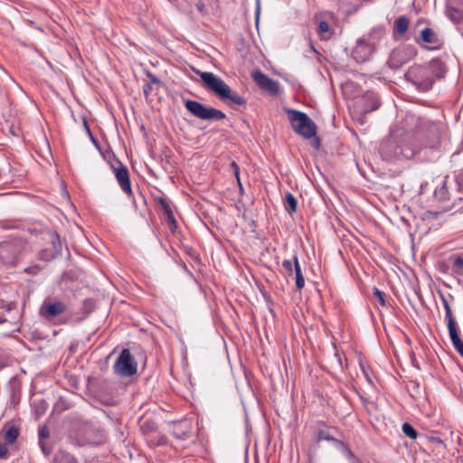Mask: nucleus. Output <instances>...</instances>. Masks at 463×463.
Masks as SVG:
<instances>
[{
  "label": "nucleus",
  "mask_w": 463,
  "mask_h": 463,
  "mask_svg": "<svg viewBox=\"0 0 463 463\" xmlns=\"http://www.w3.org/2000/svg\"><path fill=\"white\" fill-rule=\"evenodd\" d=\"M202 79L204 87L215 93L222 100L231 101V103L243 106L246 99L236 92H232L231 88L217 75L208 71L196 72Z\"/></svg>",
  "instance_id": "f257e3e1"
},
{
  "label": "nucleus",
  "mask_w": 463,
  "mask_h": 463,
  "mask_svg": "<svg viewBox=\"0 0 463 463\" xmlns=\"http://www.w3.org/2000/svg\"><path fill=\"white\" fill-rule=\"evenodd\" d=\"M27 242L23 238H12L0 242V262L16 265L27 253Z\"/></svg>",
  "instance_id": "f03ea898"
},
{
  "label": "nucleus",
  "mask_w": 463,
  "mask_h": 463,
  "mask_svg": "<svg viewBox=\"0 0 463 463\" xmlns=\"http://www.w3.org/2000/svg\"><path fill=\"white\" fill-rule=\"evenodd\" d=\"M402 133L399 130H392L390 138L381 146L382 157L384 160H392L395 158H411L415 154V149L410 145L399 144Z\"/></svg>",
  "instance_id": "7ed1b4c3"
},
{
  "label": "nucleus",
  "mask_w": 463,
  "mask_h": 463,
  "mask_svg": "<svg viewBox=\"0 0 463 463\" xmlns=\"http://www.w3.org/2000/svg\"><path fill=\"white\" fill-rule=\"evenodd\" d=\"M37 245L40 248L38 257L44 261H50L56 258L61 251V241L59 234L51 230H43L39 232Z\"/></svg>",
  "instance_id": "20e7f679"
},
{
  "label": "nucleus",
  "mask_w": 463,
  "mask_h": 463,
  "mask_svg": "<svg viewBox=\"0 0 463 463\" xmlns=\"http://www.w3.org/2000/svg\"><path fill=\"white\" fill-rule=\"evenodd\" d=\"M286 112L296 133L305 138H311L316 136L317 126L306 113L293 109H288Z\"/></svg>",
  "instance_id": "39448f33"
},
{
  "label": "nucleus",
  "mask_w": 463,
  "mask_h": 463,
  "mask_svg": "<svg viewBox=\"0 0 463 463\" xmlns=\"http://www.w3.org/2000/svg\"><path fill=\"white\" fill-rule=\"evenodd\" d=\"M184 107L194 117L202 120H221L226 118L222 110L206 107L196 100H184Z\"/></svg>",
  "instance_id": "423d86ee"
},
{
  "label": "nucleus",
  "mask_w": 463,
  "mask_h": 463,
  "mask_svg": "<svg viewBox=\"0 0 463 463\" xmlns=\"http://www.w3.org/2000/svg\"><path fill=\"white\" fill-rule=\"evenodd\" d=\"M137 371V363L130 351L123 349L113 365L114 373L120 377H129L136 374Z\"/></svg>",
  "instance_id": "0eeeda50"
},
{
  "label": "nucleus",
  "mask_w": 463,
  "mask_h": 463,
  "mask_svg": "<svg viewBox=\"0 0 463 463\" xmlns=\"http://www.w3.org/2000/svg\"><path fill=\"white\" fill-rule=\"evenodd\" d=\"M416 55L417 51L413 45H403L392 52L388 64L392 69L397 70L411 61Z\"/></svg>",
  "instance_id": "6e6552de"
},
{
  "label": "nucleus",
  "mask_w": 463,
  "mask_h": 463,
  "mask_svg": "<svg viewBox=\"0 0 463 463\" xmlns=\"http://www.w3.org/2000/svg\"><path fill=\"white\" fill-rule=\"evenodd\" d=\"M409 77L412 84L423 92L430 90L434 83V79L426 67H412L409 71Z\"/></svg>",
  "instance_id": "1a4fd4ad"
},
{
  "label": "nucleus",
  "mask_w": 463,
  "mask_h": 463,
  "mask_svg": "<svg viewBox=\"0 0 463 463\" xmlns=\"http://www.w3.org/2000/svg\"><path fill=\"white\" fill-rule=\"evenodd\" d=\"M375 41L372 34L364 36L357 41L356 46L353 51V57L357 62L369 61L374 52Z\"/></svg>",
  "instance_id": "9d476101"
},
{
  "label": "nucleus",
  "mask_w": 463,
  "mask_h": 463,
  "mask_svg": "<svg viewBox=\"0 0 463 463\" xmlns=\"http://www.w3.org/2000/svg\"><path fill=\"white\" fill-rule=\"evenodd\" d=\"M111 167L122 191L127 195H131L132 188L128 167L118 160H117L115 164H112Z\"/></svg>",
  "instance_id": "9b49d317"
},
{
  "label": "nucleus",
  "mask_w": 463,
  "mask_h": 463,
  "mask_svg": "<svg viewBox=\"0 0 463 463\" xmlns=\"http://www.w3.org/2000/svg\"><path fill=\"white\" fill-rule=\"evenodd\" d=\"M67 309V306L61 301L44 300L42 304L39 314L47 320H52L60 316Z\"/></svg>",
  "instance_id": "f8f14e48"
},
{
  "label": "nucleus",
  "mask_w": 463,
  "mask_h": 463,
  "mask_svg": "<svg viewBox=\"0 0 463 463\" xmlns=\"http://www.w3.org/2000/svg\"><path fill=\"white\" fill-rule=\"evenodd\" d=\"M252 79L260 89L271 94L278 93L279 83L271 78L268 77L260 71H254L252 73Z\"/></svg>",
  "instance_id": "ddd939ff"
},
{
  "label": "nucleus",
  "mask_w": 463,
  "mask_h": 463,
  "mask_svg": "<svg viewBox=\"0 0 463 463\" xmlns=\"http://www.w3.org/2000/svg\"><path fill=\"white\" fill-rule=\"evenodd\" d=\"M420 39L433 49L441 45V41L438 34L430 28H424L420 31Z\"/></svg>",
  "instance_id": "4468645a"
},
{
  "label": "nucleus",
  "mask_w": 463,
  "mask_h": 463,
  "mask_svg": "<svg viewBox=\"0 0 463 463\" xmlns=\"http://www.w3.org/2000/svg\"><path fill=\"white\" fill-rule=\"evenodd\" d=\"M314 21L317 24V33L319 38L323 41L331 39L333 35V30L329 24L326 21L319 20L317 15L314 17Z\"/></svg>",
  "instance_id": "2eb2a0df"
},
{
  "label": "nucleus",
  "mask_w": 463,
  "mask_h": 463,
  "mask_svg": "<svg viewBox=\"0 0 463 463\" xmlns=\"http://www.w3.org/2000/svg\"><path fill=\"white\" fill-rule=\"evenodd\" d=\"M440 298H441V301H442V304H443V307H444V309H445V317L447 319V322H448V329H449V334H453L455 332H457V324H456V321L453 317V314H452V309L449 306V303L448 301V299L446 298V297L444 295H440Z\"/></svg>",
  "instance_id": "dca6fc26"
},
{
  "label": "nucleus",
  "mask_w": 463,
  "mask_h": 463,
  "mask_svg": "<svg viewBox=\"0 0 463 463\" xmlns=\"http://www.w3.org/2000/svg\"><path fill=\"white\" fill-rule=\"evenodd\" d=\"M426 69L430 71V75L434 79H440L445 76L446 69L444 63L439 59H433Z\"/></svg>",
  "instance_id": "f3484780"
},
{
  "label": "nucleus",
  "mask_w": 463,
  "mask_h": 463,
  "mask_svg": "<svg viewBox=\"0 0 463 463\" xmlns=\"http://www.w3.org/2000/svg\"><path fill=\"white\" fill-rule=\"evenodd\" d=\"M322 440L333 441L337 445H343L341 441L333 437L330 432V428L326 426L324 429H320L317 431L316 441L320 442Z\"/></svg>",
  "instance_id": "a211bd4d"
},
{
  "label": "nucleus",
  "mask_w": 463,
  "mask_h": 463,
  "mask_svg": "<svg viewBox=\"0 0 463 463\" xmlns=\"http://www.w3.org/2000/svg\"><path fill=\"white\" fill-rule=\"evenodd\" d=\"M449 260L452 263V272L458 276H463V253L451 255Z\"/></svg>",
  "instance_id": "6ab92c4d"
},
{
  "label": "nucleus",
  "mask_w": 463,
  "mask_h": 463,
  "mask_svg": "<svg viewBox=\"0 0 463 463\" xmlns=\"http://www.w3.org/2000/svg\"><path fill=\"white\" fill-rule=\"evenodd\" d=\"M294 269H295V280L296 287L298 289H302L305 286V279L303 277L300 264L297 255H294Z\"/></svg>",
  "instance_id": "aec40b11"
},
{
  "label": "nucleus",
  "mask_w": 463,
  "mask_h": 463,
  "mask_svg": "<svg viewBox=\"0 0 463 463\" xmlns=\"http://www.w3.org/2000/svg\"><path fill=\"white\" fill-rule=\"evenodd\" d=\"M446 14L455 24L463 21V12L457 7L447 5Z\"/></svg>",
  "instance_id": "412c9836"
},
{
  "label": "nucleus",
  "mask_w": 463,
  "mask_h": 463,
  "mask_svg": "<svg viewBox=\"0 0 463 463\" xmlns=\"http://www.w3.org/2000/svg\"><path fill=\"white\" fill-rule=\"evenodd\" d=\"M410 21L405 15L399 16L394 23V30L399 35H403L409 27Z\"/></svg>",
  "instance_id": "4be33fe9"
},
{
  "label": "nucleus",
  "mask_w": 463,
  "mask_h": 463,
  "mask_svg": "<svg viewBox=\"0 0 463 463\" xmlns=\"http://www.w3.org/2000/svg\"><path fill=\"white\" fill-rule=\"evenodd\" d=\"M53 463H78V461L73 455L59 450L54 456Z\"/></svg>",
  "instance_id": "5701e85b"
},
{
  "label": "nucleus",
  "mask_w": 463,
  "mask_h": 463,
  "mask_svg": "<svg viewBox=\"0 0 463 463\" xmlns=\"http://www.w3.org/2000/svg\"><path fill=\"white\" fill-rule=\"evenodd\" d=\"M434 197L439 202H446L449 200V193L446 184V180L443 181L440 186L435 189Z\"/></svg>",
  "instance_id": "b1692460"
},
{
  "label": "nucleus",
  "mask_w": 463,
  "mask_h": 463,
  "mask_svg": "<svg viewBox=\"0 0 463 463\" xmlns=\"http://www.w3.org/2000/svg\"><path fill=\"white\" fill-rule=\"evenodd\" d=\"M19 435V430L15 426H11L4 434V440L6 444H13Z\"/></svg>",
  "instance_id": "393cba45"
},
{
  "label": "nucleus",
  "mask_w": 463,
  "mask_h": 463,
  "mask_svg": "<svg viewBox=\"0 0 463 463\" xmlns=\"http://www.w3.org/2000/svg\"><path fill=\"white\" fill-rule=\"evenodd\" d=\"M298 202L295 196L288 193L285 197V208L288 213H295L297 211Z\"/></svg>",
  "instance_id": "a878e982"
},
{
  "label": "nucleus",
  "mask_w": 463,
  "mask_h": 463,
  "mask_svg": "<svg viewBox=\"0 0 463 463\" xmlns=\"http://www.w3.org/2000/svg\"><path fill=\"white\" fill-rule=\"evenodd\" d=\"M378 304L385 307L386 315L392 316L393 315V307H392L391 301L386 299L383 296V293L378 290Z\"/></svg>",
  "instance_id": "bb28decb"
},
{
  "label": "nucleus",
  "mask_w": 463,
  "mask_h": 463,
  "mask_svg": "<svg viewBox=\"0 0 463 463\" xmlns=\"http://www.w3.org/2000/svg\"><path fill=\"white\" fill-rule=\"evenodd\" d=\"M450 340L453 344L455 349L458 352V354L463 357V341L460 338L458 331L449 335Z\"/></svg>",
  "instance_id": "cd10ccee"
},
{
  "label": "nucleus",
  "mask_w": 463,
  "mask_h": 463,
  "mask_svg": "<svg viewBox=\"0 0 463 463\" xmlns=\"http://www.w3.org/2000/svg\"><path fill=\"white\" fill-rule=\"evenodd\" d=\"M402 432L404 435H406L408 438L411 439H415L418 436L417 430L413 428L412 425H411L408 422H404L402 426Z\"/></svg>",
  "instance_id": "c85d7f7f"
},
{
  "label": "nucleus",
  "mask_w": 463,
  "mask_h": 463,
  "mask_svg": "<svg viewBox=\"0 0 463 463\" xmlns=\"http://www.w3.org/2000/svg\"><path fill=\"white\" fill-rule=\"evenodd\" d=\"M282 267L286 270L288 276H292L295 273L294 269V257L292 260H284L282 261Z\"/></svg>",
  "instance_id": "c756f323"
},
{
  "label": "nucleus",
  "mask_w": 463,
  "mask_h": 463,
  "mask_svg": "<svg viewBox=\"0 0 463 463\" xmlns=\"http://www.w3.org/2000/svg\"><path fill=\"white\" fill-rule=\"evenodd\" d=\"M11 304H6L4 300L0 299V310L9 312L11 311ZM6 321V318H5L2 314H0V324L5 323Z\"/></svg>",
  "instance_id": "7c9ffc66"
},
{
  "label": "nucleus",
  "mask_w": 463,
  "mask_h": 463,
  "mask_svg": "<svg viewBox=\"0 0 463 463\" xmlns=\"http://www.w3.org/2000/svg\"><path fill=\"white\" fill-rule=\"evenodd\" d=\"M39 446L43 451V453L45 455V456H50L52 451V448L51 445H49L48 443H46L44 440H39Z\"/></svg>",
  "instance_id": "2f4dec72"
},
{
  "label": "nucleus",
  "mask_w": 463,
  "mask_h": 463,
  "mask_svg": "<svg viewBox=\"0 0 463 463\" xmlns=\"http://www.w3.org/2000/svg\"><path fill=\"white\" fill-rule=\"evenodd\" d=\"M159 203L162 207L165 215L172 212V208L165 198H159Z\"/></svg>",
  "instance_id": "473e14b6"
},
{
  "label": "nucleus",
  "mask_w": 463,
  "mask_h": 463,
  "mask_svg": "<svg viewBox=\"0 0 463 463\" xmlns=\"http://www.w3.org/2000/svg\"><path fill=\"white\" fill-rule=\"evenodd\" d=\"M38 436H39V440H45L46 439L49 438L50 432H49V429L47 428V426L44 425L39 429Z\"/></svg>",
  "instance_id": "72a5a7b5"
},
{
  "label": "nucleus",
  "mask_w": 463,
  "mask_h": 463,
  "mask_svg": "<svg viewBox=\"0 0 463 463\" xmlns=\"http://www.w3.org/2000/svg\"><path fill=\"white\" fill-rule=\"evenodd\" d=\"M165 216L166 222L170 224L171 229L175 228L176 227V221H175V218L174 216L173 211L171 213H168Z\"/></svg>",
  "instance_id": "f704fd0d"
},
{
  "label": "nucleus",
  "mask_w": 463,
  "mask_h": 463,
  "mask_svg": "<svg viewBox=\"0 0 463 463\" xmlns=\"http://www.w3.org/2000/svg\"><path fill=\"white\" fill-rule=\"evenodd\" d=\"M231 168L232 169V171L234 173V175L237 178L238 182H240V177H239L240 168H239V165L234 161H232L231 163ZM239 184H241V183H239Z\"/></svg>",
  "instance_id": "c9c22d12"
},
{
  "label": "nucleus",
  "mask_w": 463,
  "mask_h": 463,
  "mask_svg": "<svg viewBox=\"0 0 463 463\" xmlns=\"http://www.w3.org/2000/svg\"><path fill=\"white\" fill-rule=\"evenodd\" d=\"M456 182L458 190L463 192V170L457 175Z\"/></svg>",
  "instance_id": "e433bc0d"
},
{
  "label": "nucleus",
  "mask_w": 463,
  "mask_h": 463,
  "mask_svg": "<svg viewBox=\"0 0 463 463\" xmlns=\"http://www.w3.org/2000/svg\"><path fill=\"white\" fill-rule=\"evenodd\" d=\"M146 76L150 80L151 83L161 84V80L155 74L147 71Z\"/></svg>",
  "instance_id": "4c0bfd02"
},
{
  "label": "nucleus",
  "mask_w": 463,
  "mask_h": 463,
  "mask_svg": "<svg viewBox=\"0 0 463 463\" xmlns=\"http://www.w3.org/2000/svg\"><path fill=\"white\" fill-rule=\"evenodd\" d=\"M8 453V449L5 444L0 443V458H5Z\"/></svg>",
  "instance_id": "58836bf2"
},
{
  "label": "nucleus",
  "mask_w": 463,
  "mask_h": 463,
  "mask_svg": "<svg viewBox=\"0 0 463 463\" xmlns=\"http://www.w3.org/2000/svg\"><path fill=\"white\" fill-rule=\"evenodd\" d=\"M196 8L197 10L203 14H206V8H205V5L203 4V1H198V3L196 4Z\"/></svg>",
  "instance_id": "ea45409f"
},
{
  "label": "nucleus",
  "mask_w": 463,
  "mask_h": 463,
  "mask_svg": "<svg viewBox=\"0 0 463 463\" xmlns=\"http://www.w3.org/2000/svg\"><path fill=\"white\" fill-rule=\"evenodd\" d=\"M151 90H152V86H151V84H150V83H146V84H144V86H143V91H144V94H145L146 96H148V95H149V93L151 92Z\"/></svg>",
  "instance_id": "a19ab883"
},
{
  "label": "nucleus",
  "mask_w": 463,
  "mask_h": 463,
  "mask_svg": "<svg viewBox=\"0 0 463 463\" xmlns=\"http://www.w3.org/2000/svg\"><path fill=\"white\" fill-rule=\"evenodd\" d=\"M347 456L350 459V463H361L358 458H356L350 450H347Z\"/></svg>",
  "instance_id": "79ce46f5"
},
{
  "label": "nucleus",
  "mask_w": 463,
  "mask_h": 463,
  "mask_svg": "<svg viewBox=\"0 0 463 463\" xmlns=\"http://www.w3.org/2000/svg\"><path fill=\"white\" fill-rule=\"evenodd\" d=\"M84 128H85V131H87V133L90 136V137L91 138V140L93 142H95L94 137H93V135H92V133L90 131V127L88 125V122L86 120H84Z\"/></svg>",
  "instance_id": "37998d69"
},
{
  "label": "nucleus",
  "mask_w": 463,
  "mask_h": 463,
  "mask_svg": "<svg viewBox=\"0 0 463 463\" xmlns=\"http://www.w3.org/2000/svg\"><path fill=\"white\" fill-rule=\"evenodd\" d=\"M313 146H314V147H316L317 149H318V148H319V146H320V141H319V139H318L317 137L316 138V140H315V142H314V144H313Z\"/></svg>",
  "instance_id": "c03bdc74"
},
{
  "label": "nucleus",
  "mask_w": 463,
  "mask_h": 463,
  "mask_svg": "<svg viewBox=\"0 0 463 463\" xmlns=\"http://www.w3.org/2000/svg\"><path fill=\"white\" fill-rule=\"evenodd\" d=\"M363 373H364V374L365 378L367 379V381H368L369 383H372L371 378L369 377L368 373H366V371L364 370V367H363Z\"/></svg>",
  "instance_id": "a18cd8bd"
},
{
  "label": "nucleus",
  "mask_w": 463,
  "mask_h": 463,
  "mask_svg": "<svg viewBox=\"0 0 463 463\" xmlns=\"http://www.w3.org/2000/svg\"><path fill=\"white\" fill-rule=\"evenodd\" d=\"M381 317H382L383 324L384 325L385 324V314L382 312Z\"/></svg>",
  "instance_id": "49530a36"
},
{
  "label": "nucleus",
  "mask_w": 463,
  "mask_h": 463,
  "mask_svg": "<svg viewBox=\"0 0 463 463\" xmlns=\"http://www.w3.org/2000/svg\"><path fill=\"white\" fill-rule=\"evenodd\" d=\"M372 290H373V294L374 296H376V286H373V288H372Z\"/></svg>",
  "instance_id": "de8ad7c7"
},
{
  "label": "nucleus",
  "mask_w": 463,
  "mask_h": 463,
  "mask_svg": "<svg viewBox=\"0 0 463 463\" xmlns=\"http://www.w3.org/2000/svg\"><path fill=\"white\" fill-rule=\"evenodd\" d=\"M374 109H376V106L373 105V106H372V108H371V109H369V111H373V110H374ZM366 112H368V110H366Z\"/></svg>",
  "instance_id": "09e8293b"
},
{
  "label": "nucleus",
  "mask_w": 463,
  "mask_h": 463,
  "mask_svg": "<svg viewBox=\"0 0 463 463\" xmlns=\"http://www.w3.org/2000/svg\"><path fill=\"white\" fill-rule=\"evenodd\" d=\"M408 119H411V121H413V120L415 119V118H414V116H410V117L408 118Z\"/></svg>",
  "instance_id": "8fccbe9b"
},
{
  "label": "nucleus",
  "mask_w": 463,
  "mask_h": 463,
  "mask_svg": "<svg viewBox=\"0 0 463 463\" xmlns=\"http://www.w3.org/2000/svg\"><path fill=\"white\" fill-rule=\"evenodd\" d=\"M423 119H420V118H417V122H420V124L422 123Z\"/></svg>",
  "instance_id": "3c124183"
}]
</instances>
